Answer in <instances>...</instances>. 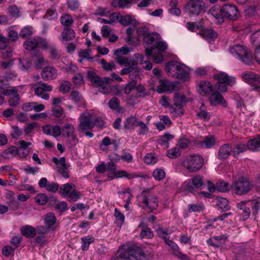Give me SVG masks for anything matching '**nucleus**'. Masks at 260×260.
Masks as SVG:
<instances>
[{
	"mask_svg": "<svg viewBox=\"0 0 260 260\" xmlns=\"http://www.w3.org/2000/svg\"><path fill=\"white\" fill-rule=\"evenodd\" d=\"M208 14L213 17L218 23L221 24L224 18L234 21L237 20L239 12L234 5L225 4L221 8L216 5L209 9Z\"/></svg>",
	"mask_w": 260,
	"mask_h": 260,
	"instance_id": "f257e3e1",
	"label": "nucleus"
},
{
	"mask_svg": "<svg viewBox=\"0 0 260 260\" xmlns=\"http://www.w3.org/2000/svg\"><path fill=\"white\" fill-rule=\"evenodd\" d=\"M87 78L93 86L99 88V91L104 94H108L112 91L113 94L117 96L122 95V89L118 85H110L111 79L109 77L101 78L93 71H88Z\"/></svg>",
	"mask_w": 260,
	"mask_h": 260,
	"instance_id": "f03ea898",
	"label": "nucleus"
},
{
	"mask_svg": "<svg viewBox=\"0 0 260 260\" xmlns=\"http://www.w3.org/2000/svg\"><path fill=\"white\" fill-rule=\"evenodd\" d=\"M78 130L80 132L92 129L95 126L102 128L105 124L102 118L94 114L82 113L79 117Z\"/></svg>",
	"mask_w": 260,
	"mask_h": 260,
	"instance_id": "7ed1b4c3",
	"label": "nucleus"
},
{
	"mask_svg": "<svg viewBox=\"0 0 260 260\" xmlns=\"http://www.w3.org/2000/svg\"><path fill=\"white\" fill-rule=\"evenodd\" d=\"M253 188V184L243 175L233 176V181L231 185L232 191L235 194L242 196L247 194Z\"/></svg>",
	"mask_w": 260,
	"mask_h": 260,
	"instance_id": "20e7f679",
	"label": "nucleus"
},
{
	"mask_svg": "<svg viewBox=\"0 0 260 260\" xmlns=\"http://www.w3.org/2000/svg\"><path fill=\"white\" fill-rule=\"evenodd\" d=\"M139 205L148 213L156 209L158 205L157 197L149 190H144L138 197Z\"/></svg>",
	"mask_w": 260,
	"mask_h": 260,
	"instance_id": "39448f33",
	"label": "nucleus"
},
{
	"mask_svg": "<svg viewBox=\"0 0 260 260\" xmlns=\"http://www.w3.org/2000/svg\"><path fill=\"white\" fill-rule=\"evenodd\" d=\"M124 252H120L116 260H149L148 255L141 248L131 246L125 249Z\"/></svg>",
	"mask_w": 260,
	"mask_h": 260,
	"instance_id": "423d86ee",
	"label": "nucleus"
},
{
	"mask_svg": "<svg viewBox=\"0 0 260 260\" xmlns=\"http://www.w3.org/2000/svg\"><path fill=\"white\" fill-rule=\"evenodd\" d=\"M166 71L171 76L172 72H175L176 77L183 81H187L189 79V68L183 64H181L175 61L168 62L165 68Z\"/></svg>",
	"mask_w": 260,
	"mask_h": 260,
	"instance_id": "0eeeda50",
	"label": "nucleus"
},
{
	"mask_svg": "<svg viewBox=\"0 0 260 260\" xmlns=\"http://www.w3.org/2000/svg\"><path fill=\"white\" fill-rule=\"evenodd\" d=\"M229 50L234 57L243 63L248 65L252 63L253 59L252 53L244 46L235 45L230 47Z\"/></svg>",
	"mask_w": 260,
	"mask_h": 260,
	"instance_id": "6e6552de",
	"label": "nucleus"
},
{
	"mask_svg": "<svg viewBox=\"0 0 260 260\" xmlns=\"http://www.w3.org/2000/svg\"><path fill=\"white\" fill-rule=\"evenodd\" d=\"M59 193L63 198H67L70 202H75L81 197V193L77 190L76 186L72 183H67L61 185L59 189Z\"/></svg>",
	"mask_w": 260,
	"mask_h": 260,
	"instance_id": "1a4fd4ad",
	"label": "nucleus"
},
{
	"mask_svg": "<svg viewBox=\"0 0 260 260\" xmlns=\"http://www.w3.org/2000/svg\"><path fill=\"white\" fill-rule=\"evenodd\" d=\"M204 164L203 157L199 155H191L186 157L182 165L190 172H197Z\"/></svg>",
	"mask_w": 260,
	"mask_h": 260,
	"instance_id": "9d476101",
	"label": "nucleus"
},
{
	"mask_svg": "<svg viewBox=\"0 0 260 260\" xmlns=\"http://www.w3.org/2000/svg\"><path fill=\"white\" fill-rule=\"evenodd\" d=\"M185 12L189 16H199L205 12L206 9V4L202 0H189L185 5Z\"/></svg>",
	"mask_w": 260,
	"mask_h": 260,
	"instance_id": "9b49d317",
	"label": "nucleus"
},
{
	"mask_svg": "<svg viewBox=\"0 0 260 260\" xmlns=\"http://www.w3.org/2000/svg\"><path fill=\"white\" fill-rule=\"evenodd\" d=\"M205 186L203 177L196 175L190 179L184 181L181 185L182 188L190 192H193L194 189H202Z\"/></svg>",
	"mask_w": 260,
	"mask_h": 260,
	"instance_id": "f8f14e48",
	"label": "nucleus"
},
{
	"mask_svg": "<svg viewBox=\"0 0 260 260\" xmlns=\"http://www.w3.org/2000/svg\"><path fill=\"white\" fill-rule=\"evenodd\" d=\"M233 147L231 144H224L222 145L218 151L217 157L219 159L224 160L228 159L233 154Z\"/></svg>",
	"mask_w": 260,
	"mask_h": 260,
	"instance_id": "ddd939ff",
	"label": "nucleus"
},
{
	"mask_svg": "<svg viewBox=\"0 0 260 260\" xmlns=\"http://www.w3.org/2000/svg\"><path fill=\"white\" fill-rule=\"evenodd\" d=\"M12 56V49L8 46V40L1 35V57L10 58Z\"/></svg>",
	"mask_w": 260,
	"mask_h": 260,
	"instance_id": "4468645a",
	"label": "nucleus"
},
{
	"mask_svg": "<svg viewBox=\"0 0 260 260\" xmlns=\"http://www.w3.org/2000/svg\"><path fill=\"white\" fill-rule=\"evenodd\" d=\"M250 203V201L247 202L243 201L237 204L238 213L242 216L244 220H247L251 214Z\"/></svg>",
	"mask_w": 260,
	"mask_h": 260,
	"instance_id": "2eb2a0df",
	"label": "nucleus"
},
{
	"mask_svg": "<svg viewBox=\"0 0 260 260\" xmlns=\"http://www.w3.org/2000/svg\"><path fill=\"white\" fill-rule=\"evenodd\" d=\"M75 132L74 126L70 123H66L62 127V135L66 137H71L72 141V145H75L77 143L78 139L74 135Z\"/></svg>",
	"mask_w": 260,
	"mask_h": 260,
	"instance_id": "dca6fc26",
	"label": "nucleus"
},
{
	"mask_svg": "<svg viewBox=\"0 0 260 260\" xmlns=\"http://www.w3.org/2000/svg\"><path fill=\"white\" fill-rule=\"evenodd\" d=\"M159 35L156 32L149 33L145 35L143 38V42L145 49L153 48V45L158 42Z\"/></svg>",
	"mask_w": 260,
	"mask_h": 260,
	"instance_id": "f3484780",
	"label": "nucleus"
},
{
	"mask_svg": "<svg viewBox=\"0 0 260 260\" xmlns=\"http://www.w3.org/2000/svg\"><path fill=\"white\" fill-rule=\"evenodd\" d=\"M241 77L245 82L253 85H256L260 80L259 76L250 71L243 72L241 74Z\"/></svg>",
	"mask_w": 260,
	"mask_h": 260,
	"instance_id": "a211bd4d",
	"label": "nucleus"
},
{
	"mask_svg": "<svg viewBox=\"0 0 260 260\" xmlns=\"http://www.w3.org/2000/svg\"><path fill=\"white\" fill-rule=\"evenodd\" d=\"M160 85L157 86L156 89L158 93H163L168 91L172 92L175 88V84L167 80H160Z\"/></svg>",
	"mask_w": 260,
	"mask_h": 260,
	"instance_id": "6ab92c4d",
	"label": "nucleus"
},
{
	"mask_svg": "<svg viewBox=\"0 0 260 260\" xmlns=\"http://www.w3.org/2000/svg\"><path fill=\"white\" fill-rule=\"evenodd\" d=\"M57 219L54 213H47L44 216V224L45 226L51 231H53L56 228Z\"/></svg>",
	"mask_w": 260,
	"mask_h": 260,
	"instance_id": "aec40b11",
	"label": "nucleus"
},
{
	"mask_svg": "<svg viewBox=\"0 0 260 260\" xmlns=\"http://www.w3.org/2000/svg\"><path fill=\"white\" fill-rule=\"evenodd\" d=\"M215 89L209 82L201 81L199 84L198 90L202 95L205 96L211 93Z\"/></svg>",
	"mask_w": 260,
	"mask_h": 260,
	"instance_id": "412c9836",
	"label": "nucleus"
},
{
	"mask_svg": "<svg viewBox=\"0 0 260 260\" xmlns=\"http://www.w3.org/2000/svg\"><path fill=\"white\" fill-rule=\"evenodd\" d=\"M168 48L167 43L165 42L160 41V38L158 39V43L154 44L153 48H146L145 50V54L148 59H149L152 55L153 51L155 49H158L159 51H165Z\"/></svg>",
	"mask_w": 260,
	"mask_h": 260,
	"instance_id": "4be33fe9",
	"label": "nucleus"
},
{
	"mask_svg": "<svg viewBox=\"0 0 260 260\" xmlns=\"http://www.w3.org/2000/svg\"><path fill=\"white\" fill-rule=\"evenodd\" d=\"M209 101L212 105L221 104L226 106V102L223 99L222 95L218 91H215V89L211 92L209 98Z\"/></svg>",
	"mask_w": 260,
	"mask_h": 260,
	"instance_id": "5701e85b",
	"label": "nucleus"
},
{
	"mask_svg": "<svg viewBox=\"0 0 260 260\" xmlns=\"http://www.w3.org/2000/svg\"><path fill=\"white\" fill-rule=\"evenodd\" d=\"M75 31L70 27H64L59 39L63 43L72 40L75 38Z\"/></svg>",
	"mask_w": 260,
	"mask_h": 260,
	"instance_id": "b1692460",
	"label": "nucleus"
},
{
	"mask_svg": "<svg viewBox=\"0 0 260 260\" xmlns=\"http://www.w3.org/2000/svg\"><path fill=\"white\" fill-rule=\"evenodd\" d=\"M41 76L45 80H52L57 76L56 70L52 67H45L42 71Z\"/></svg>",
	"mask_w": 260,
	"mask_h": 260,
	"instance_id": "393cba45",
	"label": "nucleus"
},
{
	"mask_svg": "<svg viewBox=\"0 0 260 260\" xmlns=\"http://www.w3.org/2000/svg\"><path fill=\"white\" fill-rule=\"evenodd\" d=\"M138 177H139V176L135 174L128 173L127 172L123 170H116L114 175H112L111 173H108V177L111 179H113L115 178L121 177H125L128 179H131L134 178H137Z\"/></svg>",
	"mask_w": 260,
	"mask_h": 260,
	"instance_id": "a878e982",
	"label": "nucleus"
},
{
	"mask_svg": "<svg viewBox=\"0 0 260 260\" xmlns=\"http://www.w3.org/2000/svg\"><path fill=\"white\" fill-rule=\"evenodd\" d=\"M174 106L178 108L181 114H183L181 108L187 102L185 96L183 94L175 93L174 96Z\"/></svg>",
	"mask_w": 260,
	"mask_h": 260,
	"instance_id": "bb28decb",
	"label": "nucleus"
},
{
	"mask_svg": "<svg viewBox=\"0 0 260 260\" xmlns=\"http://www.w3.org/2000/svg\"><path fill=\"white\" fill-rule=\"evenodd\" d=\"M215 78L219 82L229 85H233L235 83V79L229 76L225 73H221L215 76Z\"/></svg>",
	"mask_w": 260,
	"mask_h": 260,
	"instance_id": "cd10ccee",
	"label": "nucleus"
},
{
	"mask_svg": "<svg viewBox=\"0 0 260 260\" xmlns=\"http://www.w3.org/2000/svg\"><path fill=\"white\" fill-rule=\"evenodd\" d=\"M200 34L203 38L210 41L213 40L217 37V33L212 28H203Z\"/></svg>",
	"mask_w": 260,
	"mask_h": 260,
	"instance_id": "c85d7f7f",
	"label": "nucleus"
},
{
	"mask_svg": "<svg viewBox=\"0 0 260 260\" xmlns=\"http://www.w3.org/2000/svg\"><path fill=\"white\" fill-rule=\"evenodd\" d=\"M125 68L122 69L120 71V74L121 75H126L134 71L133 74H134V77H138L139 76V72L137 69L136 68V63H131L130 64H127L125 66Z\"/></svg>",
	"mask_w": 260,
	"mask_h": 260,
	"instance_id": "c756f323",
	"label": "nucleus"
},
{
	"mask_svg": "<svg viewBox=\"0 0 260 260\" xmlns=\"http://www.w3.org/2000/svg\"><path fill=\"white\" fill-rule=\"evenodd\" d=\"M247 148L253 151H260V137L250 140L247 143Z\"/></svg>",
	"mask_w": 260,
	"mask_h": 260,
	"instance_id": "7c9ffc66",
	"label": "nucleus"
},
{
	"mask_svg": "<svg viewBox=\"0 0 260 260\" xmlns=\"http://www.w3.org/2000/svg\"><path fill=\"white\" fill-rule=\"evenodd\" d=\"M139 0H113L112 5L115 8H124L133 3H136Z\"/></svg>",
	"mask_w": 260,
	"mask_h": 260,
	"instance_id": "2f4dec72",
	"label": "nucleus"
},
{
	"mask_svg": "<svg viewBox=\"0 0 260 260\" xmlns=\"http://www.w3.org/2000/svg\"><path fill=\"white\" fill-rule=\"evenodd\" d=\"M22 234L28 238H33L36 235L35 228L30 225H25L21 229Z\"/></svg>",
	"mask_w": 260,
	"mask_h": 260,
	"instance_id": "473e14b6",
	"label": "nucleus"
},
{
	"mask_svg": "<svg viewBox=\"0 0 260 260\" xmlns=\"http://www.w3.org/2000/svg\"><path fill=\"white\" fill-rule=\"evenodd\" d=\"M129 78L131 81L125 85L124 89V92L127 95L130 94L132 91L135 89L137 84V81L134 79V74H129Z\"/></svg>",
	"mask_w": 260,
	"mask_h": 260,
	"instance_id": "72a5a7b5",
	"label": "nucleus"
},
{
	"mask_svg": "<svg viewBox=\"0 0 260 260\" xmlns=\"http://www.w3.org/2000/svg\"><path fill=\"white\" fill-rule=\"evenodd\" d=\"M137 118L133 116L128 117L124 121V128L125 129H134L138 123Z\"/></svg>",
	"mask_w": 260,
	"mask_h": 260,
	"instance_id": "f704fd0d",
	"label": "nucleus"
},
{
	"mask_svg": "<svg viewBox=\"0 0 260 260\" xmlns=\"http://www.w3.org/2000/svg\"><path fill=\"white\" fill-rule=\"evenodd\" d=\"M71 97L74 103L78 104L79 107H83L84 106V101L82 95L78 91H72L71 94Z\"/></svg>",
	"mask_w": 260,
	"mask_h": 260,
	"instance_id": "c9c22d12",
	"label": "nucleus"
},
{
	"mask_svg": "<svg viewBox=\"0 0 260 260\" xmlns=\"http://www.w3.org/2000/svg\"><path fill=\"white\" fill-rule=\"evenodd\" d=\"M25 49L28 50H32L38 46L37 38H33L29 40H26L23 44Z\"/></svg>",
	"mask_w": 260,
	"mask_h": 260,
	"instance_id": "e433bc0d",
	"label": "nucleus"
},
{
	"mask_svg": "<svg viewBox=\"0 0 260 260\" xmlns=\"http://www.w3.org/2000/svg\"><path fill=\"white\" fill-rule=\"evenodd\" d=\"M17 148L15 146H11L4 151L1 155L7 158L15 156L17 154Z\"/></svg>",
	"mask_w": 260,
	"mask_h": 260,
	"instance_id": "4c0bfd02",
	"label": "nucleus"
},
{
	"mask_svg": "<svg viewBox=\"0 0 260 260\" xmlns=\"http://www.w3.org/2000/svg\"><path fill=\"white\" fill-rule=\"evenodd\" d=\"M247 145L245 144L240 143L237 145L234 148H233V155L234 157H237L241 153H243L246 150Z\"/></svg>",
	"mask_w": 260,
	"mask_h": 260,
	"instance_id": "58836bf2",
	"label": "nucleus"
},
{
	"mask_svg": "<svg viewBox=\"0 0 260 260\" xmlns=\"http://www.w3.org/2000/svg\"><path fill=\"white\" fill-rule=\"evenodd\" d=\"M216 188L217 190L224 192L231 188V185L225 181H220L216 183Z\"/></svg>",
	"mask_w": 260,
	"mask_h": 260,
	"instance_id": "ea45409f",
	"label": "nucleus"
},
{
	"mask_svg": "<svg viewBox=\"0 0 260 260\" xmlns=\"http://www.w3.org/2000/svg\"><path fill=\"white\" fill-rule=\"evenodd\" d=\"M49 51L51 58L53 60H57L60 58V54L56 46L52 44L49 46Z\"/></svg>",
	"mask_w": 260,
	"mask_h": 260,
	"instance_id": "a19ab883",
	"label": "nucleus"
},
{
	"mask_svg": "<svg viewBox=\"0 0 260 260\" xmlns=\"http://www.w3.org/2000/svg\"><path fill=\"white\" fill-rule=\"evenodd\" d=\"M215 143V139L214 137H206L203 142H201V146L206 148H210Z\"/></svg>",
	"mask_w": 260,
	"mask_h": 260,
	"instance_id": "79ce46f5",
	"label": "nucleus"
},
{
	"mask_svg": "<svg viewBox=\"0 0 260 260\" xmlns=\"http://www.w3.org/2000/svg\"><path fill=\"white\" fill-rule=\"evenodd\" d=\"M60 23L65 27H70L73 23L74 20L72 16L69 14H64L60 18Z\"/></svg>",
	"mask_w": 260,
	"mask_h": 260,
	"instance_id": "37998d69",
	"label": "nucleus"
},
{
	"mask_svg": "<svg viewBox=\"0 0 260 260\" xmlns=\"http://www.w3.org/2000/svg\"><path fill=\"white\" fill-rule=\"evenodd\" d=\"M216 200V205L220 209L227 210L230 208L229 201L226 199L222 197H218L217 198Z\"/></svg>",
	"mask_w": 260,
	"mask_h": 260,
	"instance_id": "c03bdc74",
	"label": "nucleus"
},
{
	"mask_svg": "<svg viewBox=\"0 0 260 260\" xmlns=\"http://www.w3.org/2000/svg\"><path fill=\"white\" fill-rule=\"evenodd\" d=\"M114 216L116 218V223L117 226H121L124 221V215L117 208H115Z\"/></svg>",
	"mask_w": 260,
	"mask_h": 260,
	"instance_id": "a18cd8bd",
	"label": "nucleus"
},
{
	"mask_svg": "<svg viewBox=\"0 0 260 260\" xmlns=\"http://www.w3.org/2000/svg\"><path fill=\"white\" fill-rule=\"evenodd\" d=\"M181 155L179 148L174 147L167 151V156L171 159H175Z\"/></svg>",
	"mask_w": 260,
	"mask_h": 260,
	"instance_id": "49530a36",
	"label": "nucleus"
},
{
	"mask_svg": "<svg viewBox=\"0 0 260 260\" xmlns=\"http://www.w3.org/2000/svg\"><path fill=\"white\" fill-rule=\"evenodd\" d=\"M82 240V249L83 251L87 250L89 245L94 242V239L93 238L90 237L89 236H85L81 238Z\"/></svg>",
	"mask_w": 260,
	"mask_h": 260,
	"instance_id": "de8ad7c7",
	"label": "nucleus"
},
{
	"mask_svg": "<svg viewBox=\"0 0 260 260\" xmlns=\"http://www.w3.org/2000/svg\"><path fill=\"white\" fill-rule=\"evenodd\" d=\"M197 116L204 120L207 121L210 118V116L209 113H208L204 109V104H202L200 108V111L198 112Z\"/></svg>",
	"mask_w": 260,
	"mask_h": 260,
	"instance_id": "09e8293b",
	"label": "nucleus"
},
{
	"mask_svg": "<svg viewBox=\"0 0 260 260\" xmlns=\"http://www.w3.org/2000/svg\"><path fill=\"white\" fill-rule=\"evenodd\" d=\"M174 254L181 260H189L188 257L179 250L178 246L176 244L171 248Z\"/></svg>",
	"mask_w": 260,
	"mask_h": 260,
	"instance_id": "8fccbe9b",
	"label": "nucleus"
},
{
	"mask_svg": "<svg viewBox=\"0 0 260 260\" xmlns=\"http://www.w3.org/2000/svg\"><path fill=\"white\" fill-rule=\"evenodd\" d=\"M155 154L152 153H148L144 157V161L147 165H153L157 161Z\"/></svg>",
	"mask_w": 260,
	"mask_h": 260,
	"instance_id": "3c124183",
	"label": "nucleus"
},
{
	"mask_svg": "<svg viewBox=\"0 0 260 260\" xmlns=\"http://www.w3.org/2000/svg\"><path fill=\"white\" fill-rule=\"evenodd\" d=\"M153 236V232L150 228L141 229V231L140 234V237L141 238L151 239Z\"/></svg>",
	"mask_w": 260,
	"mask_h": 260,
	"instance_id": "603ef678",
	"label": "nucleus"
},
{
	"mask_svg": "<svg viewBox=\"0 0 260 260\" xmlns=\"http://www.w3.org/2000/svg\"><path fill=\"white\" fill-rule=\"evenodd\" d=\"M35 202L40 205H44L46 204L48 200L47 195L45 193H41L38 194L35 198Z\"/></svg>",
	"mask_w": 260,
	"mask_h": 260,
	"instance_id": "864d4df0",
	"label": "nucleus"
},
{
	"mask_svg": "<svg viewBox=\"0 0 260 260\" xmlns=\"http://www.w3.org/2000/svg\"><path fill=\"white\" fill-rule=\"evenodd\" d=\"M34 90L37 95L41 96L43 99L47 100L49 99V94L47 93H44V91L40 85L37 87H34Z\"/></svg>",
	"mask_w": 260,
	"mask_h": 260,
	"instance_id": "5fc2aeb1",
	"label": "nucleus"
},
{
	"mask_svg": "<svg viewBox=\"0 0 260 260\" xmlns=\"http://www.w3.org/2000/svg\"><path fill=\"white\" fill-rule=\"evenodd\" d=\"M20 100L19 95L17 92H16L9 98L8 100L9 105L11 107H16L19 104Z\"/></svg>",
	"mask_w": 260,
	"mask_h": 260,
	"instance_id": "6e6d98bb",
	"label": "nucleus"
},
{
	"mask_svg": "<svg viewBox=\"0 0 260 260\" xmlns=\"http://www.w3.org/2000/svg\"><path fill=\"white\" fill-rule=\"evenodd\" d=\"M101 63L103 68L106 71H111L116 68V66L113 61L108 62L103 59L101 60Z\"/></svg>",
	"mask_w": 260,
	"mask_h": 260,
	"instance_id": "4d7b16f0",
	"label": "nucleus"
},
{
	"mask_svg": "<svg viewBox=\"0 0 260 260\" xmlns=\"http://www.w3.org/2000/svg\"><path fill=\"white\" fill-rule=\"evenodd\" d=\"M204 208L202 203L191 204L188 205V211L190 213L200 212Z\"/></svg>",
	"mask_w": 260,
	"mask_h": 260,
	"instance_id": "13d9d810",
	"label": "nucleus"
},
{
	"mask_svg": "<svg viewBox=\"0 0 260 260\" xmlns=\"http://www.w3.org/2000/svg\"><path fill=\"white\" fill-rule=\"evenodd\" d=\"M174 136L171 134H166L161 136L159 140L160 144L161 145H166V147H169V142L174 138Z\"/></svg>",
	"mask_w": 260,
	"mask_h": 260,
	"instance_id": "bf43d9fd",
	"label": "nucleus"
},
{
	"mask_svg": "<svg viewBox=\"0 0 260 260\" xmlns=\"http://www.w3.org/2000/svg\"><path fill=\"white\" fill-rule=\"evenodd\" d=\"M165 172L161 169H157L153 172V177L157 180H161L165 177Z\"/></svg>",
	"mask_w": 260,
	"mask_h": 260,
	"instance_id": "052dcab7",
	"label": "nucleus"
},
{
	"mask_svg": "<svg viewBox=\"0 0 260 260\" xmlns=\"http://www.w3.org/2000/svg\"><path fill=\"white\" fill-rule=\"evenodd\" d=\"M108 105L113 110H118L120 106L119 100L117 98L113 97L109 101Z\"/></svg>",
	"mask_w": 260,
	"mask_h": 260,
	"instance_id": "680f3d73",
	"label": "nucleus"
},
{
	"mask_svg": "<svg viewBox=\"0 0 260 260\" xmlns=\"http://www.w3.org/2000/svg\"><path fill=\"white\" fill-rule=\"evenodd\" d=\"M32 34V27H25L24 28H23L20 32V36L22 37L23 39L27 38L28 37H30Z\"/></svg>",
	"mask_w": 260,
	"mask_h": 260,
	"instance_id": "e2e57ef3",
	"label": "nucleus"
},
{
	"mask_svg": "<svg viewBox=\"0 0 260 260\" xmlns=\"http://www.w3.org/2000/svg\"><path fill=\"white\" fill-rule=\"evenodd\" d=\"M119 22L122 25L127 26L132 23L133 19L129 15H124L119 17Z\"/></svg>",
	"mask_w": 260,
	"mask_h": 260,
	"instance_id": "0e129e2a",
	"label": "nucleus"
},
{
	"mask_svg": "<svg viewBox=\"0 0 260 260\" xmlns=\"http://www.w3.org/2000/svg\"><path fill=\"white\" fill-rule=\"evenodd\" d=\"M68 8L71 11H75L79 7L78 0H70L67 2Z\"/></svg>",
	"mask_w": 260,
	"mask_h": 260,
	"instance_id": "69168bd1",
	"label": "nucleus"
},
{
	"mask_svg": "<svg viewBox=\"0 0 260 260\" xmlns=\"http://www.w3.org/2000/svg\"><path fill=\"white\" fill-rule=\"evenodd\" d=\"M45 17L48 20H53L57 18V13L56 10L52 9H48Z\"/></svg>",
	"mask_w": 260,
	"mask_h": 260,
	"instance_id": "338daca9",
	"label": "nucleus"
},
{
	"mask_svg": "<svg viewBox=\"0 0 260 260\" xmlns=\"http://www.w3.org/2000/svg\"><path fill=\"white\" fill-rule=\"evenodd\" d=\"M59 185L56 182H49L46 189L51 192H55L59 191Z\"/></svg>",
	"mask_w": 260,
	"mask_h": 260,
	"instance_id": "774afa93",
	"label": "nucleus"
}]
</instances>
